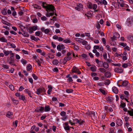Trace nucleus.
<instances>
[{"mask_svg":"<svg viewBox=\"0 0 133 133\" xmlns=\"http://www.w3.org/2000/svg\"><path fill=\"white\" fill-rule=\"evenodd\" d=\"M7 62L9 63L11 65H13L16 66V65L15 63V60L14 58L8 57L7 58Z\"/></svg>","mask_w":133,"mask_h":133,"instance_id":"obj_1","label":"nucleus"},{"mask_svg":"<svg viewBox=\"0 0 133 133\" xmlns=\"http://www.w3.org/2000/svg\"><path fill=\"white\" fill-rule=\"evenodd\" d=\"M46 90L43 87L39 88L37 90L36 94L38 95H43V93L45 92Z\"/></svg>","mask_w":133,"mask_h":133,"instance_id":"obj_2","label":"nucleus"},{"mask_svg":"<svg viewBox=\"0 0 133 133\" xmlns=\"http://www.w3.org/2000/svg\"><path fill=\"white\" fill-rule=\"evenodd\" d=\"M45 9L46 11L47 12L49 11L54 12V10H55L54 6L52 4H49Z\"/></svg>","mask_w":133,"mask_h":133,"instance_id":"obj_3","label":"nucleus"},{"mask_svg":"<svg viewBox=\"0 0 133 133\" xmlns=\"http://www.w3.org/2000/svg\"><path fill=\"white\" fill-rule=\"evenodd\" d=\"M72 73H76L78 74H81V72L79 70V69L76 66H74L71 70Z\"/></svg>","mask_w":133,"mask_h":133,"instance_id":"obj_4","label":"nucleus"},{"mask_svg":"<svg viewBox=\"0 0 133 133\" xmlns=\"http://www.w3.org/2000/svg\"><path fill=\"white\" fill-rule=\"evenodd\" d=\"M133 17H131L128 18L127 21V24L128 26H129L133 22Z\"/></svg>","mask_w":133,"mask_h":133,"instance_id":"obj_5","label":"nucleus"},{"mask_svg":"<svg viewBox=\"0 0 133 133\" xmlns=\"http://www.w3.org/2000/svg\"><path fill=\"white\" fill-rule=\"evenodd\" d=\"M114 71L117 73H121L123 72V70L120 67H116Z\"/></svg>","mask_w":133,"mask_h":133,"instance_id":"obj_6","label":"nucleus"},{"mask_svg":"<svg viewBox=\"0 0 133 133\" xmlns=\"http://www.w3.org/2000/svg\"><path fill=\"white\" fill-rule=\"evenodd\" d=\"M41 30L43 32H44L45 34H48L50 31V29H45L44 27H42L41 28Z\"/></svg>","mask_w":133,"mask_h":133,"instance_id":"obj_7","label":"nucleus"},{"mask_svg":"<svg viewBox=\"0 0 133 133\" xmlns=\"http://www.w3.org/2000/svg\"><path fill=\"white\" fill-rule=\"evenodd\" d=\"M65 48V47L63 44L61 45H58L57 46V49L59 51H61V50Z\"/></svg>","mask_w":133,"mask_h":133,"instance_id":"obj_8","label":"nucleus"},{"mask_svg":"<svg viewBox=\"0 0 133 133\" xmlns=\"http://www.w3.org/2000/svg\"><path fill=\"white\" fill-rule=\"evenodd\" d=\"M116 123L118 126H121L122 125L123 123L121 120L118 119L116 120Z\"/></svg>","mask_w":133,"mask_h":133,"instance_id":"obj_9","label":"nucleus"},{"mask_svg":"<svg viewBox=\"0 0 133 133\" xmlns=\"http://www.w3.org/2000/svg\"><path fill=\"white\" fill-rule=\"evenodd\" d=\"M112 90L113 92L115 94H117L118 92V90L116 87H114L112 88Z\"/></svg>","mask_w":133,"mask_h":133,"instance_id":"obj_10","label":"nucleus"},{"mask_svg":"<svg viewBox=\"0 0 133 133\" xmlns=\"http://www.w3.org/2000/svg\"><path fill=\"white\" fill-rule=\"evenodd\" d=\"M30 36L31 39L35 41H37L40 40L38 38L35 37L33 35H30Z\"/></svg>","mask_w":133,"mask_h":133,"instance_id":"obj_11","label":"nucleus"},{"mask_svg":"<svg viewBox=\"0 0 133 133\" xmlns=\"http://www.w3.org/2000/svg\"><path fill=\"white\" fill-rule=\"evenodd\" d=\"M19 98L20 99L22 100L25 103L26 102V100L25 99V96L23 95H20L19 97Z\"/></svg>","mask_w":133,"mask_h":133,"instance_id":"obj_12","label":"nucleus"},{"mask_svg":"<svg viewBox=\"0 0 133 133\" xmlns=\"http://www.w3.org/2000/svg\"><path fill=\"white\" fill-rule=\"evenodd\" d=\"M102 62L103 63V66L105 69H107L109 67V65L107 63L104 62L103 63V62Z\"/></svg>","mask_w":133,"mask_h":133,"instance_id":"obj_13","label":"nucleus"},{"mask_svg":"<svg viewBox=\"0 0 133 133\" xmlns=\"http://www.w3.org/2000/svg\"><path fill=\"white\" fill-rule=\"evenodd\" d=\"M48 88L49 89L47 91V93L48 94L50 95L52 89V87L50 85H49L48 86Z\"/></svg>","mask_w":133,"mask_h":133,"instance_id":"obj_14","label":"nucleus"},{"mask_svg":"<svg viewBox=\"0 0 133 133\" xmlns=\"http://www.w3.org/2000/svg\"><path fill=\"white\" fill-rule=\"evenodd\" d=\"M117 1L118 5H119L121 7H125V5L127 6V7L128 6V5L124 3H120V2L119 1V0H118Z\"/></svg>","mask_w":133,"mask_h":133,"instance_id":"obj_15","label":"nucleus"},{"mask_svg":"<svg viewBox=\"0 0 133 133\" xmlns=\"http://www.w3.org/2000/svg\"><path fill=\"white\" fill-rule=\"evenodd\" d=\"M106 98L107 101L108 102L109 101L110 102H112L113 100V98L110 96L106 97Z\"/></svg>","mask_w":133,"mask_h":133,"instance_id":"obj_16","label":"nucleus"},{"mask_svg":"<svg viewBox=\"0 0 133 133\" xmlns=\"http://www.w3.org/2000/svg\"><path fill=\"white\" fill-rule=\"evenodd\" d=\"M51 109L49 105H46L45 107L44 111L45 112H48L50 111Z\"/></svg>","mask_w":133,"mask_h":133,"instance_id":"obj_17","label":"nucleus"},{"mask_svg":"<svg viewBox=\"0 0 133 133\" xmlns=\"http://www.w3.org/2000/svg\"><path fill=\"white\" fill-rule=\"evenodd\" d=\"M105 77L107 78H110L111 76V74L109 72H107L104 74Z\"/></svg>","mask_w":133,"mask_h":133,"instance_id":"obj_18","label":"nucleus"},{"mask_svg":"<svg viewBox=\"0 0 133 133\" xmlns=\"http://www.w3.org/2000/svg\"><path fill=\"white\" fill-rule=\"evenodd\" d=\"M2 19V22L3 23L8 26H10V25H11V24L10 23L6 21H5L3 19Z\"/></svg>","mask_w":133,"mask_h":133,"instance_id":"obj_19","label":"nucleus"},{"mask_svg":"<svg viewBox=\"0 0 133 133\" xmlns=\"http://www.w3.org/2000/svg\"><path fill=\"white\" fill-rule=\"evenodd\" d=\"M113 35L114 36V37L116 38H119L120 37V35L117 32L114 33Z\"/></svg>","mask_w":133,"mask_h":133,"instance_id":"obj_20","label":"nucleus"},{"mask_svg":"<svg viewBox=\"0 0 133 133\" xmlns=\"http://www.w3.org/2000/svg\"><path fill=\"white\" fill-rule=\"evenodd\" d=\"M48 5V4L45 2H43L42 6V7L43 8H44L45 9L47 7Z\"/></svg>","mask_w":133,"mask_h":133,"instance_id":"obj_21","label":"nucleus"},{"mask_svg":"<svg viewBox=\"0 0 133 133\" xmlns=\"http://www.w3.org/2000/svg\"><path fill=\"white\" fill-rule=\"evenodd\" d=\"M22 34L25 37H28L29 36V34L25 31H23V33Z\"/></svg>","mask_w":133,"mask_h":133,"instance_id":"obj_22","label":"nucleus"},{"mask_svg":"<svg viewBox=\"0 0 133 133\" xmlns=\"http://www.w3.org/2000/svg\"><path fill=\"white\" fill-rule=\"evenodd\" d=\"M128 82L127 81H124L122 83V85H123L124 87H126L128 84Z\"/></svg>","mask_w":133,"mask_h":133,"instance_id":"obj_23","label":"nucleus"},{"mask_svg":"<svg viewBox=\"0 0 133 133\" xmlns=\"http://www.w3.org/2000/svg\"><path fill=\"white\" fill-rule=\"evenodd\" d=\"M90 69L92 71L95 72L96 71V67L95 65H93V66L91 67Z\"/></svg>","mask_w":133,"mask_h":133,"instance_id":"obj_24","label":"nucleus"},{"mask_svg":"<svg viewBox=\"0 0 133 133\" xmlns=\"http://www.w3.org/2000/svg\"><path fill=\"white\" fill-rule=\"evenodd\" d=\"M71 58L72 57L70 56H66L64 58V60L67 61L70 60Z\"/></svg>","mask_w":133,"mask_h":133,"instance_id":"obj_25","label":"nucleus"},{"mask_svg":"<svg viewBox=\"0 0 133 133\" xmlns=\"http://www.w3.org/2000/svg\"><path fill=\"white\" fill-rule=\"evenodd\" d=\"M12 101L13 102V103L15 105H17L18 103V101L14 98H12Z\"/></svg>","mask_w":133,"mask_h":133,"instance_id":"obj_26","label":"nucleus"},{"mask_svg":"<svg viewBox=\"0 0 133 133\" xmlns=\"http://www.w3.org/2000/svg\"><path fill=\"white\" fill-rule=\"evenodd\" d=\"M0 41L3 42H7V40L4 37H1L0 38Z\"/></svg>","mask_w":133,"mask_h":133,"instance_id":"obj_27","label":"nucleus"},{"mask_svg":"<svg viewBox=\"0 0 133 133\" xmlns=\"http://www.w3.org/2000/svg\"><path fill=\"white\" fill-rule=\"evenodd\" d=\"M107 4V2L105 0H103L101 2H100V4L101 5L104 4V5H106Z\"/></svg>","mask_w":133,"mask_h":133,"instance_id":"obj_28","label":"nucleus"},{"mask_svg":"<svg viewBox=\"0 0 133 133\" xmlns=\"http://www.w3.org/2000/svg\"><path fill=\"white\" fill-rule=\"evenodd\" d=\"M31 69H32V66L31 64H29L27 66V70L28 71H30Z\"/></svg>","mask_w":133,"mask_h":133,"instance_id":"obj_29","label":"nucleus"},{"mask_svg":"<svg viewBox=\"0 0 133 133\" xmlns=\"http://www.w3.org/2000/svg\"><path fill=\"white\" fill-rule=\"evenodd\" d=\"M58 63V61L57 59H54L52 61V63L54 65H57Z\"/></svg>","mask_w":133,"mask_h":133,"instance_id":"obj_30","label":"nucleus"},{"mask_svg":"<svg viewBox=\"0 0 133 133\" xmlns=\"http://www.w3.org/2000/svg\"><path fill=\"white\" fill-rule=\"evenodd\" d=\"M48 56L50 58H53L54 57V56L51 53L48 54Z\"/></svg>","mask_w":133,"mask_h":133,"instance_id":"obj_31","label":"nucleus"},{"mask_svg":"<svg viewBox=\"0 0 133 133\" xmlns=\"http://www.w3.org/2000/svg\"><path fill=\"white\" fill-rule=\"evenodd\" d=\"M13 115V113L11 112L10 111H8L6 114V116L7 117H10Z\"/></svg>","mask_w":133,"mask_h":133,"instance_id":"obj_32","label":"nucleus"},{"mask_svg":"<svg viewBox=\"0 0 133 133\" xmlns=\"http://www.w3.org/2000/svg\"><path fill=\"white\" fill-rule=\"evenodd\" d=\"M110 83V81L109 80H107L105 82V85H109Z\"/></svg>","mask_w":133,"mask_h":133,"instance_id":"obj_33","label":"nucleus"},{"mask_svg":"<svg viewBox=\"0 0 133 133\" xmlns=\"http://www.w3.org/2000/svg\"><path fill=\"white\" fill-rule=\"evenodd\" d=\"M9 44L13 48H15L16 47V45L14 44L11 43L10 42H9L8 44V45Z\"/></svg>","mask_w":133,"mask_h":133,"instance_id":"obj_34","label":"nucleus"},{"mask_svg":"<svg viewBox=\"0 0 133 133\" xmlns=\"http://www.w3.org/2000/svg\"><path fill=\"white\" fill-rule=\"evenodd\" d=\"M66 92L70 93L73 92V90L71 89H66Z\"/></svg>","mask_w":133,"mask_h":133,"instance_id":"obj_35","label":"nucleus"},{"mask_svg":"<svg viewBox=\"0 0 133 133\" xmlns=\"http://www.w3.org/2000/svg\"><path fill=\"white\" fill-rule=\"evenodd\" d=\"M99 70L102 72H105L106 71L105 69L104 68H99Z\"/></svg>","mask_w":133,"mask_h":133,"instance_id":"obj_36","label":"nucleus"},{"mask_svg":"<svg viewBox=\"0 0 133 133\" xmlns=\"http://www.w3.org/2000/svg\"><path fill=\"white\" fill-rule=\"evenodd\" d=\"M115 56H117V57L120 56L122 57V56H123V54H118V53L116 52L115 54Z\"/></svg>","mask_w":133,"mask_h":133,"instance_id":"obj_37","label":"nucleus"},{"mask_svg":"<svg viewBox=\"0 0 133 133\" xmlns=\"http://www.w3.org/2000/svg\"><path fill=\"white\" fill-rule=\"evenodd\" d=\"M34 8H35L36 9H41V7L40 6H38L37 4H35L34 5Z\"/></svg>","mask_w":133,"mask_h":133,"instance_id":"obj_38","label":"nucleus"},{"mask_svg":"<svg viewBox=\"0 0 133 133\" xmlns=\"http://www.w3.org/2000/svg\"><path fill=\"white\" fill-rule=\"evenodd\" d=\"M21 62L23 64H26L27 62L24 59H22L21 60Z\"/></svg>","mask_w":133,"mask_h":133,"instance_id":"obj_39","label":"nucleus"},{"mask_svg":"<svg viewBox=\"0 0 133 133\" xmlns=\"http://www.w3.org/2000/svg\"><path fill=\"white\" fill-rule=\"evenodd\" d=\"M81 43L83 45H85L87 44V42L86 41L82 39V41Z\"/></svg>","mask_w":133,"mask_h":133,"instance_id":"obj_40","label":"nucleus"},{"mask_svg":"<svg viewBox=\"0 0 133 133\" xmlns=\"http://www.w3.org/2000/svg\"><path fill=\"white\" fill-rule=\"evenodd\" d=\"M1 12H2V14L4 15H6L7 14V12L5 11V9H4L3 10H2Z\"/></svg>","mask_w":133,"mask_h":133,"instance_id":"obj_41","label":"nucleus"},{"mask_svg":"<svg viewBox=\"0 0 133 133\" xmlns=\"http://www.w3.org/2000/svg\"><path fill=\"white\" fill-rule=\"evenodd\" d=\"M66 113L64 111H62L60 113V115L62 116H65Z\"/></svg>","mask_w":133,"mask_h":133,"instance_id":"obj_42","label":"nucleus"},{"mask_svg":"<svg viewBox=\"0 0 133 133\" xmlns=\"http://www.w3.org/2000/svg\"><path fill=\"white\" fill-rule=\"evenodd\" d=\"M65 43H70L71 42V41L69 39H66L63 41Z\"/></svg>","mask_w":133,"mask_h":133,"instance_id":"obj_43","label":"nucleus"},{"mask_svg":"<svg viewBox=\"0 0 133 133\" xmlns=\"http://www.w3.org/2000/svg\"><path fill=\"white\" fill-rule=\"evenodd\" d=\"M32 76L33 77V78L35 80L37 79L38 78L37 76L35 74H32Z\"/></svg>","mask_w":133,"mask_h":133,"instance_id":"obj_44","label":"nucleus"},{"mask_svg":"<svg viewBox=\"0 0 133 133\" xmlns=\"http://www.w3.org/2000/svg\"><path fill=\"white\" fill-rule=\"evenodd\" d=\"M34 31L37 30L38 28L37 26H34L31 27Z\"/></svg>","mask_w":133,"mask_h":133,"instance_id":"obj_45","label":"nucleus"},{"mask_svg":"<svg viewBox=\"0 0 133 133\" xmlns=\"http://www.w3.org/2000/svg\"><path fill=\"white\" fill-rule=\"evenodd\" d=\"M99 90L102 94L105 95V92L104 90L101 89H99Z\"/></svg>","mask_w":133,"mask_h":133,"instance_id":"obj_46","label":"nucleus"},{"mask_svg":"<svg viewBox=\"0 0 133 133\" xmlns=\"http://www.w3.org/2000/svg\"><path fill=\"white\" fill-rule=\"evenodd\" d=\"M4 51V54L5 56H7L9 55V51Z\"/></svg>","mask_w":133,"mask_h":133,"instance_id":"obj_47","label":"nucleus"},{"mask_svg":"<svg viewBox=\"0 0 133 133\" xmlns=\"http://www.w3.org/2000/svg\"><path fill=\"white\" fill-rule=\"evenodd\" d=\"M114 66L120 67L121 66V64L120 63H114L112 64Z\"/></svg>","mask_w":133,"mask_h":133,"instance_id":"obj_48","label":"nucleus"},{"mask_svg":"<svg viewBox=\"0 0 133 133\" xmlns=\"http://www.w3.org/2000/svg\"><path fill=\"white\" fill-rule=\"evenodd\" d=\"M2 67L4 68L5 69H9V67L8 66V65H3L2 66Z\"/></svg>","mask_w":133,"mask_h":133,"instance_id":"obj_49","label":"nucleus"},{"mask_svg":"<svg viewBox=\"0 0 133 133\" xmlns=\"http://www.w3.org/2000/svg\"><path fill=\"white\" fill-rule=\"evenodd\" d=\"M88 7L90 9H91L92 8V4L91 3H90L88 4V5H87Z\"/></svg>","mask_w":133,"mask_h":133,"instance_id":"obj_50","label":"nucleus"},{"mask_svg":"<svg viewBox=\"0 0 133 133\" xmlns=\"http://www.w3.org/2000/svg\"><path fill=\"white\" fill-rule=\"evenodd\" d=\"M97 7V5L96 4H94L92 6L93 9L94 10L96 9Z\"/></svg>","mask_w":133,"mask_h":133,"instance_id":"obj_51","label":"nucleus"},{"mask_svg":"<svg viewBox=\"0 0 133 133\" xmlns=\"http://www.w3.org/2000/svg\"><path fill=\"white\" fill-rule=\"evenodd\" d=\"M9 87L11 90L12 91L14 90V87L12 85H10Z\"/></svg>","mask_w":133,"mask_h":133,"instance_id":"obj_52","label":"nucleus"},{"mask_svg":"<svg viewBox=\"0 0 133 133\" xmlns=\"http://www.w3.org/2000/svg\"><path fill=\"white\" fill-rule=\"evenodd\" d=\"M22 52L24 54H28L29 52L25 50H22Z\"/></svg>","mask_w":133,"mask_h":133,"instance_id":"obj_53","label":"nucleus"},{"mask_svg":"<svg viewBox=\"0 0 133 133\" xmlns=\"http://www.w3.org/2000/svg\"><path fill=\"white\" fill-rule=\"evenodd\" d=\"M126 104L125 103H121L120 104V106L122 108H124L125 107Z\"/></svg>","mask_w":133,"mask_h":133,"instance_id":"obj_54","label":"nucleus"},{"mask_svg":"<svg viewBox=\"0 0 133 133\" xmlns=\"http://www.w3.org/2000/svg\"><path fill=\"white\" fill-rule=\"evenodd\" d=\"M41 32L39 31H37V32H36L35 33V35L36 36H39Z\"/></svg>","mask_w":133,"mask_h":133,"instance_id":"obj_55","label":"nucleus"},{"mask_svg":"<svg viewBox=\"0 0 133 133\" xmlns=\"http://www.w3.org/2000/svg\"><path fill=\"white\" fill-rule=\"evenodd\" d=\"M67 81L69 82H72L73 80L72 79L71 77H69V78L67 79Z\"/></svg>","mask_w":133,"mask_h":133,"instance_id":"obj_56","label":"nucleus"},{"mask_svg":"<svg viewBox=\"0 0 133 133\" xmlns=\"http://www.w3.org/2000/svg\"><path fill=\"white\" fill-rule=\"evenodd\" d=\"M120 45L123 47H125L127 45V44L126 43H121L120 44Z\"/></svg>","mask_w":133,"mask_h":133,"instance_id":"obj_57","label":"nucleus"},{"mask_svg":"<svg viewBox=\"0 0 133 133\" xmlns=\"http://www.w3.org/2000/svg\"><path fill=\"white\" fill-rule=\"evenodd\" d=\"M110 44L111 45H116V43L114 41H112L110 42Z\"/></svg>","mask_w":133,"mask_h":133,"instance_id":"obj_58","label":"nucleus"},{"mask_svg":"<svg viewBox=\"0 0 133 133\" xmlns=\"http://www.w3.org/2000/svg\"><path fill=\"white\" fill-rule=\"evenodd\" d=\"M29 32L30 33H32L33 32V30L32 29L31 27H30L29 29Z\"/></svg>","mask_w":133,"mask_h":133,"instance_id":"obj_59","label":"nucleus"},{"mask_svg":"<svg viewBox=\"0 0 133 133\" xmlns=\"http://www.w3.org/2000/svg\"><path fill=\"white\" fill-rule=\"evenodd\" d=\"M38 21V20L37 18H35L32 20V22L34 23H36Z\"/></svg>","mask_w":133,"mask_h":133,"instance_id":"obj_60","label":"nucleus"},{"mask_svg":"<svg viewBox=\"0 0 133 133\" xmlns=\"http://www.w3.org/2000/svg\"><path fill=\"white\" fill-rule=\"evenodd\" d=\"M103 57H104V58L105 59H107V53H105V54H104L103 55Z\"/></svg>","mask_w":133,"mask_h":133,"instance_id":"obj_61","label":"nucleus"},{"mask_svg":"<svg viewBox=\"0 0 133 133\" xmlns=\"http://www.w3.org/2000/svg\"><path fill=\"white\" fill-rule=\"evenodd\" d=\"M41 20L42 21H45L47 19V18L45 16H43L41 18Z\"/></svg>","mask_w":133,"mask_h":133,"instance_id":"obj_62","label":"nucleus"},{"mask_svg":"<svg viewBox=\"0 0 133 133\" xmlns=\"http://www.w3.org/2000/svg\"><path fill=\"white\" fill-rule=\"evenodd\" d=\"M53 71L55 72H57L58 71V69L56 68H54L53 69Z\"/></svg>","mask_w":133,"mask_h":133,"instance_id":"obj_63","label":"nucleus"},{"mask_svg":"<svg viewBox=\"0 0 133 133\" xmlns=\"http://www.w3.org/2000/svg\"><path fill=\"white\" fill-rule=\"evenodd\" d=\"M114 129L113 128H110V132L109 133H114Z\"/></svg>","mask_w":133,"mask_h":133,"instance_id":"obj_64","label":"nucleus"}]
</instances>
